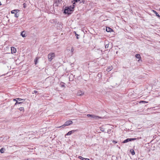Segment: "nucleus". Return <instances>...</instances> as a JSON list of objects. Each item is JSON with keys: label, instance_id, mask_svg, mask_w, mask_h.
Wrapping results in <instances>:
<instances>
[{"label": "nucleus", "instance_id": "nucleus-1", "mask_svg": "<svg viewBox=\"0 0 160 160\" xmlns=\"http://www.w3.org/2000/svg\"><path fill=\"white\" fill-rule=\"evenodd\" d=\"M73 11V10L71 8V7H66L64 10V13L65 14H70Z\"/></svg>", "mask_w": 160, "mask_h": 160}, {"label": "nucleus", "instance_id": "nucleus-2", "mask_svg": "<svg viewBox=\"0 0 160 160\" xmlns=\"http://www.w3.org/2000/svg\"><path fill=\"white\" fill-rule=\"evenodd\" d=\"M72 123V122L71 120H69L67 121H66L62 125V126L58 127L57 128H63L66 126H68L69 125Z\"/></svg>", "mask_w": 160, "mask_h": 160}, {"label": "nucleus", "instance_id": "nucleus-3", "mask_svg": "<svg viewBox=\"0 0 160 160\" xmlns=\"http://www.w3.org/2000/svg\"><path fill=\"white\" fill-rule=\"evenodd\" d=\"M87 116L88 117H91L92 118H93L95 120H98L100 118H102L100 117L93 114H88L87 115Z\"/></svg>", "mask_w": 160, "mask_h": 160}, {"label": "nucleus", "instance_id": "nucleus-4", "mask_svg": "<svg viewBox=\"0 0 160 160\" xmlns=\"http://www.w3.org/2000/svg\"><path fill=\"white\" fill-rule=\"evenodd\" d=\"M55 56V53L54 52H51L49 53L48 55V61L50 62L54 58Z\"/></svg>", "mask_w": 160, "mask_h": 160}, {"label": "nucleus", "instance_id": "nucleus-5", "mask_svg": "<svg viewBox=\"0 0 160 160\" xmlns=\"http://www.w3.org/2000/svg\"><path fill=\"white\" fill-rule=\"evenodd\" d=\"M136 138H127L125 140L122 142L123 143H125L127 142H128L129 141H133L134 140H136Z\"/></svg>", "mask_w": 160, "mask_h": 160}, {"label": "nucleus", "instance_id": "nucleus-6", "mask_svg": "<svg viewBox=\"0 0 160 160\" xmlns=\"http://www.w3.org/2000/svg\"><path fill=\"white\" fill-rule=\"evenodd\" d=\"M11 51L12 53H15L16 52V49L13 47H11Z\"/></svg>", "mask_w": 160, "mask_h": 160}, {"label": "nucleus", "instance_id": "nucleus-7", "mask_svg": "<svg viewBox=\"0 0 160 160\" xmlns=\"http://www.w3.org/2000/svg\"><path fill=\"white\" fill-rule=\"evenodd\" d=\"M21 35L22 37H25L26 36V33L24 31H22L21 32Z\"/></svg>", "mask_w": 160, "mask_h": 160}, {"label": "nucleus", "instance_id": "nucleus-8", "mask_svg": "<svg viewBox=\"0 0 160 160\" xmlns=\"http://www.w3.org/2000/svg\"><path fill=\"white\" fill-rule=\"evenodd\" d=\"M17 98H15V99H13V101H16V102L15 103V104H14V105H17L18 104H21L22 103V102H18V101H17Z\"/></svg>", "mask_w": 160, "mask_h": 160}, {"label": "nucleus", "instance_id": "nucleus-9", "mask_svg": "<svg viewBox=\"0 0 160 160\" xmlns=\"http://www.w3.org/2000/svg\"><path fill=\"white\" fill-rule=\"evenodd\" d=\"M84 92H83L81 91H79L77 93V94L78 96H81L84 94Z\"/></svg>", "mask_w": 160, "mask_h": 160}, {"label": "nucleus", "instance_id": "nucleus-10", "mask_svg": "<svg viewBox=\"0 0 160 160\" xmlns=\"http://www.w3.org/2000/svg\"><path fill=\"white\" fill-rule=\"evenodd\" d=\"M152 11L154 13L156 16L158 17L160 19V16L154 10H152Z\"/></svg>", "mask_w": 160, "mask_h": 160}, {"label": "nucleus", "instance_id": "nucleus-11", "mask_svg": "<svg viewBox=\"0 0 160 160\" xmlns=\"http://www.w3.org/2000/svg\"><path fill=\"white\" fill-rule=\"evenodd\" d=\"M112 31V29L110 28L107 27L106 28V31L108 32H111Z\"/></svg>", "mask_w": 160, "mask_h": 160}, {"label": "nucleus", "instance_id": "nucleus-12", "mask_svg": "<svg viewBox=\"0 0 160 160\" xmlns=\"http://www.w3.org/2000/svg\"><path fill=\"white\" fill-rule=\"evenodd\" d=\"M112 69V66L109 67L106 69V71L107 72H109Z\"/></svg>", "mask_w": 160, "mask_h": 160}, {"label": "nucleus", "instance_id": "nucleus-13", "mask_svg": "<svg viewBox=\"0 0 160 160\" xmlns=\"http://www.w3.org/2000/svg\"><path fill=\"white\" fill-rule=\"evenodd\" d=\"M79 158L82 160H89V159L88 158H84L81 156H79Z\"/></svg>", "mask_w": 160, "mask_h": 160}, {"label": "nucleus", "instance_id": "nucleus-14", "mask_svg": "<svg viewBox=\"0 0 160 160\" xmlns=\"http://www.w3.org/2000/svg\"><path fill=\"white\" fill-rule=\"evenodd\" d=\"M75 2H75L73 3V5H72V6H71V8L72 9V10H74V8L75 7V5H76V3H75Z\"/></svg>", "mask_w": 160, "mask_h": 160}, {"label": "nucleus", "instance_id": "nucleus-15", "mask_svg": "<svg viewBox=\"0 0 160 160\" xmlns=\"http://www.w3.org/2000/svg\"><path fill=\"white\" fill-rule=\"evenodd\" d=\"M130 152L132 155H134L135 154V152L133 149H131Z\"/></svg>", "mask_w": 160, "mask_h": 160}, {"label": "nucleus", "instance_id": "nucleus-16", "mask_svg": "<svg viewBox=\"0 0 160 160\" xmlns=\"http://www.w3.org/2000/svg\"><path fill=\"white\" fill-rule=\"evenodd\" d=\"M135 57L138 59H140L141 58L139 54H136L135 55Z\"/></svg>", "mask_w": 160, "mask_h": 160}, {"label": "nucleus", "instance_id": "nucleus-17", "mask_svg": "<svg viewBox=\"0 0 160 160\" xmlns=\"http://www.w3.org/2000/svg\"><path fill=\"white\" fill-rule=\"evenodd\" d=\"M72 134V132L71 131H69L65 135H70Z\"/></svg>", "mask_w": 160, "mask_h": 160}, {"label": "nucleus", "instance_id": "nucleus-18", "mask_svg": "<svg viewBox=\"0 0 160 160\" xmlns=\"http://www.w3.org/2000/svg\"><path fill=\"white\" fill-rule=\"evenodd\" d=\"M19 109L20 111H24V108L22 107H20V108H19Z\"/></svg>", "mask_w": 160, "mask_h": 160}, {"label": "nucleus", "instance_id": "nucleus-19", "mask_svg": "<svg viewBox=\"0 0 160 160\" xmlns=\"http://www.w3.org/2000/svg\"><path fill=\"white\" fill-rule=\"evenodd\" d=\"M77 131H78V130H73L71 131L72 132V134L75 132H77Z\"/></svg>", "mask_w": 160, "mask_h": 160}, {"label": "nucleus", "instance_id": "nucleus-20", "mask_svg": "<svg viewBox=\"0 0 160 160\" xmlns=\"http://www.w3.org/2000/svg\"><path fill=\"white\" fill-rule=\"evenodd\" d=\"M100 130L102 132H104L105 131V129L104 128H102V127H100Z\"/></svg>", "mask_w": 160, "mask_h": 160}, {"label": "nucleus", "instance_id": "nucleus-21", "mask_svg": "<svg viewBox=\"0 0 160 160\" xmlns=\"http://www.w3.org/2000/svg\"><path fill=\"white\" fill-rule=\"evenodd\" d=\"M0 152L1 153H3L4 152V148H1L0 149Z\"/></svg>", "mask_w": 160, "mask_h": 160}, {"label": "nucleus", "instance_id": "nucleus-22", "mask_svg": "<svg viewBox=\"0 0 160 160\" xmlns=\"http://www.w3.org/2000/svg\"><path fill=\"white\" fill-rule=\"evenodd\" d=\"M37 61H38V58H36L35 59H34V62L35 63V64L36 65V64H37Z\"/></svg>", "mask_w": 160, "mask_h": 160}, {"label": "nucleus", "instance_id": "nucleus-23", "mask_svg": "<svg viewBox=\"0 0 160 160\" xmlns=\"http://www.w3.org/2000/svg\"><path fill=\"white\" fill-rule=\"evenodd\" d=\"M14 16L16 18H18V17L19 16V15L17 13H16L15 14V15H14Z\"/></svg>", "mask_w": 160, "mask_h": 160}, {"label": "nucleus", "instance_id": "nucleus-24", "mask_svg": "<svg viewBox=\"0 0 160 160\" xmlns=\"http://www.w3.org/2000/svg\"><path fill=\"white\" fill-rule=\"evenodd\" d=\"M17 100H18L19 101H21L22 100H24L23 99L20 98H17Z\"/></svg>", "mask_w": 160, "mask_h": 160}, {"label": "nucleus", "instance_id": "nucleus-25", "mask_svg": "<svg viewBox=\"0 0 160 160\" xmlns=\"http://www.w3.org/2000/svg\"><path fill=\"white\" fill-rule=\"evenodd\" d=\"M108 44H106L105 45V48H108Z\"/></svg>", "mask_w": 160, "mask_h": 160}, {"label": "nucleus", "instance_id": "nucleus-26", "mask_svg": "<svg viewBox=\"0 0 160 160\" xmlns=\"http://www.w3.org/2000/svg\"><path fill=\"white\" fill-rule=\"evenodd\" d=\"M75 32V35H76V38H77V39H78V35L77 34V33H76V32Z\"/></svg>", "mask_w": 160, "mask_h": 160}, {"label": "nucleus", "instance_id": "nucleus-27", "mask_svg": "<svg viewBox=\"0 0 160 160\" xmlns=\"http://www.w3.org/2000/svg\"><path fill=\"white\" fill-rule=\"evenodd\" d=\"M140 102H142V103H148V102H146V101H141Z\"/></svg>", "mask_w": 160, "mask_h": 160}, {"label": "nucleus", "instance_id": "nucleus-28", "mask_svg": "<svg viewBox=\"0 0 160 160\" xmlns=\"http://www.w3.org/2000/svg\"><path fill=\"white\" fill-rule=\"evenodd\" d=\"M98 76L99 77H101V75L100 73H98Z\"/></svg>", "mask_w": 160, "mask_h": 160}, {"label": "nucleus", "instance_id": "nucleus-29", "mask_svg": "<svg viewBox=\"0 0 160 160\" xmlns=\"http://www.w3.org/2000/svg\"><path fill=\"white\" fill-rule=\"evenodd\" d=\"M117 142L116 141L113 140L112 141V143H113L115 144V143H117Z\"/></svg>", "mask_w": 160, "mask_h": 160}, {"label": "nucleus", "instance_id": "nucleus-30", "mask_svg": "<svg viewBox=\"0 0 160 160\" xmlns=\"http://www.w3.org/2000/svg\"><path fill=\"white\" fill-rule=\"evenodd\" d=\"M74 51V48H72V49H71V52L72 53H73Z\"/></svg>", "mask_w": 160, "mask_h": 160}, {"label": "nucleus", "instance_id": "nucleus-31", "mask_svg": "<svg viewBox=\"0 0 160 160\" xmlns=\"http://www.w3.org/2000/svg\"><path fill=\"white\" fill-rule=\"evenodd\" d=\"M15 10H12L11 11V13H15Z\"/></svg>", "mask_w": 160, "mask_h": 160}, {"label": "nucleus", "instance_id": "nucleus-32", "mask_svg": "<svg viewBox=\"0 0 160 160\" xmlns=\"http://www.w3.org/2000/svg\"><path fill=\"white\" fill-rule=\"evenodd\" d=\"M80 0H73V1L76 2H78V1H80Z\"/></svg>", "mask_w": 160, "mask_h": 160}, {"label": "nucleus", "instance_id": "nucleus-33", "mask_svg": "<svg viewBox=\"0 0 160 160\" xmlns=\"http://www.w3.org/2000/svg\"><path fill=\"white\" fill-rule=\"evenodd\" d=\"M15 10V12H16V13H17L19 11V10Z\"/></svg>", "mask_w": 160, "mask_h": 160}, {"label": "nucleus", "instance_id": "nucleus-34", "mask_svg": "<svg viewBox=\"0 0 160 160\" xmlns=\"http://www.w3.org/2000/svg\"><path fill=\"white\" fill-rule=\"evenodd\" d=\"M33 92L35 93H36V94L37 93H38V92L36 90L34 91Z\"/></svg>", "mask_w": 160, "mask_h": 160}, {"label": "nucleus", "instance_id": "nucleus-35", "mask_svg": "<svg viewBox=\"0 0 160 160\" xmlns=\"http://www.w3.org/2000/svg\"><path fill=\"white\" fill-rule=\"evenodd\" d=\"M61 86L62 87H65V86H64V84L61 85Z\"/></svg>", "mask_w": 160, "mask_h": 160}, {"label": "nucleus", "instance_id": "nucleus-36", "mask_svg": "<svg viewBox=\"0 0 160 160\" xmlns=\"http://www.w3.org/2000/svg\"><path fill=\"white\" fill-rule=\"evenodd\" d=\"M26 4H25V3H24L23 4V6H24L23 7H24V8H25V7H26V6H26Z\"/></svg>", "mask_w": 160, "mask_h": 160}, {"label": "nucleus", "instance_id": "nucleus-37", "mask_svg": "<svg viewBox=\"0 0 160 160\" xmlns=\"http://www.w3.org/2000/svg\"><path fill=\"white\" fill-rule=\"evenodd\" d=\"M1 2L0 1V5H1Z\"/></svg>", "mask_w": 160, "mask_h": 160}, {"label": "nucleus", "instance_id": "nucleus-38", "mask_svg": "<svg viewBox=\"0 0 160 160\" xmlns=\"http://www.w3.org/2000/svg\"><path fill=\"white\" fill-rule=\"evenodd\" d=\"M84 2H85V1H82V2H83V3H84Z\"/></svg>", "mask_w": 160, "mask_h": 160}, {"label": "nucleus", "instance_id": "nucleus-39", "mask_svg": "<svg viewBox=\"0 0 160 160\" xmlns=\"http://www.w3.org/2000/svg\"><path fill=\"white\" fill-rule=\"evenodd\" d=\"M159 10L160 11V8H159Z\"/></svg>", "mask_w": 160, "mask_h": 160}]
</instances>
